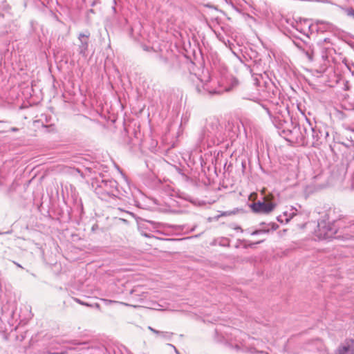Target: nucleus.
<instances>
[{"label":"nucleus","mask_w":354,"mask_h":354,"mask_svg":"<svg viewBox=\"0 0 354 354\" xmlns=\"http://www.w3.org/2000/svg\"><path fill=\"white\" fill-rule=\"evenodd\" d=\"M258 232H259L258 231H255V232H254V234H257V233H258Z\"/></svg>","instance_id":"6e6552de"},{"label":"nucleus","mask_w":354,"mask_h":354,"mask_svg":"<svg viewBox=\"0 0 354 354\" xmlns=\"http://www.w3.org/2000/svg\"><path fill=\"white\" fill-rule=\"evenodd\" d=\"M353 15L354 16V11H353Z\"/></svg>","instance_id":"1a4fd4ad"},{"label":"nucleus","mask_w":354,"mask_h":354,"mask_svg":"<svg viewBox=\"0 0 354 354\" xmlns=\"http://www.w3.org/2000/svg\"><path fill=\"white\" fill-rule=\"evenodd\" d=\"M273 198L272 194H269L264 197V201L254 203L252 205V209L254 212L263 214H269L273 211L276 204L271 201Z\"/></svg>","instance_id":"f03ea898"},{"label":"nucleus","mask_w":354,"mask_h":354,"mask_svg":"<svg viewBox=\"0 0 354 354\" xmlns=\"http://www.w3.org/2000/svg\"><path fill=\"white\" fill-rule=\"evenodd\" d=\"M17 130V129L16 128H12V131H16Z\"/></svg>","instance_id":"423d86ee"},{"label":"nucleus","mask_w":354,"mask_h":354,"mask_svg":"<svg viewBox=\"0 0 354 354\" xmlns=\"http://www.w3.org/2000/svg\"><path fill=\"white\" fill-rule=\"evenodd\" d=\"M150 329H151V330H152L153 333H158V331H156V330H153V329H152V328H150Z\"/></svg>","instance_id":"39448f33"},{"label":"nucleus","mask_w":354,"mask_h":354,"mask_svg":"<svg viewBox=\"0 0 354 354\" xmlns=\"http://www.w3.org/2000/svg\"><path fill=\"white\" fill-rule=\"evenodd\" d=\"M315 233L319 239H326L332 238L337 233V230L331 223L324 219L318 223Z\"/></svg>","instance_id":"f257e3e1"},{"label":"nucleus","mask_w":354,"mask_h":354,"mask_svg":"<svg viewBox=\"0 0 354 354\" xmlns=\"http://www.w3.org/2000/svg\"><path fill=\"white\" fill-rule=\"evenodd\" d=\"M17 266H19V267H21L19 264L17 263Z\"/></svg>","instance_id":"0eeeda50"},{"label":"nucleus","mask_w":354,"mask_h":354,"mask_svg":"<svg viewBox=\"0 0 354 354\" xmlns=\"http://www.w3.org/2000/svg\"><path fill=\"white\" fill-rule=\"evenodd\" d=\"M346 344V345L339 347L337 354H346L351 347L354 345V339H349Z\"/></svg>","instance_id":"7ed1b4c3"},{"label":"nucleus","mask_w":354,"mask_h":354,"mask_svg":"<svg viewBox=\"0 0 354 354\" xmlns=\"http://www.w3.org/2000/svg\"><path fill=\"white\" fill-rule=\"evenodd\" d=\"M51 354H68L66 351H64L62 352H54L51 353Z\"/></svg>","instance_id":"20e7f679"}]
</instances>
